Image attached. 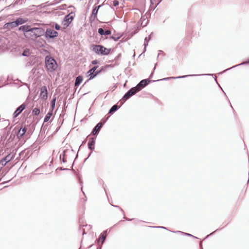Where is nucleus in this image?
<instances>
[{"label": "nucleus", "instance_id": "nucleus-34", "mask_svg": "<svg viewBox=\"0 0 249 249\" xmlns=\"http://www.w3.org/2000/svg\"><path fill=\"white\" fill-rule=\"evenodd\" d=\"M56 100V98H55V97L53 98L52 100H51V105H55Z\"/></svg>", "mask_w": 249, "mask_h": 249}, {"label": "nucleus", "instance_id": "nucleus-53", "mask_svg": "<svg viewBox=\"0 0 249 249\" xmlns=\"http://www.w3.org/2000/svg\"><path fill=\"white\" fill-rule=\"evenodd\" d=\"M158 5V3L156 4V5Z\"/></svg>", "mask_w": 249, "mask_h": 249}, {"label": "nucleus", "instance_id": "nucleus-11", "mask_svg": "<svg viewBox=\"0 0 249 249\" xmlns=\"http://www.w3.org/2000/svg\"><path fill=\"white\" fill-rule=\"evenodd\" d=\"M40 98L43 100H46L48 98V91L46 87L45 86L40 89Z\"/></svg>", "mask_w": 249, "mask_h": 249}, {"label": "nucleus", "instance_id": "nucleus-6", "mask_svg": "<svg viewBox=\"0 0 249 249\" xmlns=\"http://www.w3.org/2000/svg\"><path fill=\"white\" fill-rule=\"evenodd\" d=\"M150 82H151V80L149 79L141 80V82L137 84V86L131 88L130 89L141 90L142 89L145 88V87L147 86L148 84H150Z\"/></svg>", "mask_w": 249, "mask_h": 249}, {"label": "nucleus", "instance_id": "nucleus-28", "mask_svg": "<svg viewBox=\"0 0 249 249\" xmlns=\"http://www.w3.org/2000/svg\"><path fill=\"white\" fill-rule=\"evenodd\" d=\"M112 207L118 208L119 209L120 211L122 212V213H123V215H124V211L122 210V209L119 206L117 205H114L113 204H111Z\"/></svg>", "mask_w": 249, "mask_h": 249}, {"label": "nucleus", "instance_id": "nucleus-13", "mask_svg": "<svg viewBox=\"0 0 249 249\" xmlns=\"http://www.w3.org/2000/svg\"><path fill=\"white\" fill-rule=\"evenodd\" d=\"M26 107V105L23 103L20 106H19V107H17V109L15 110L14 113H13V118H16L17 117L19 114L21 113V112L23 111L24 109H25V108Z\"/></svg>", "mask_w": 249, "mask_h": 249}, {"label": "nucleus", "instance_id": "nucleus-54", "mask_svg": "<svg viewBox=\"0 0 249 249\" xmlns=\"http://www.w3.org/2000/svg\"><path fill=\"white\" fill-rule=\"evenodd\" d=\"M99 249H101V247H99Z\"/></svg>", "mask_w": 249, "mask_h": 249}, {"label": "nucleus", "instance_id": "nucleus-41", "mask_svg": "<svg viewBox=\"0 0 249 249\" xmlns=\"http://www.w3.org/2000/svg\"><path fill=\"white\" fill-rule=\"evenodd\" d=\"M124 218H125V219H126L127 221H131L132 220V219H130V218H125L124 216Z\"/></svg>", "mask_w": 249, "mask_h": 249}, {"label": "nucleus", "instance_id": "nucleus-46", "mask_svg": "<svg viewBox=\"0 0 249 249\" xmlns=\"http://www.w3.org/2000/svg\"><path fill=\"white\" fill-rule=\"evenodd\" d=\"M69 8H74V7H73L72 6H70V7H69Z\"/></svg>", "mask_w": 249, "mask_h": 249}, {"label": "nucleus", "instance_id": "nucleus-15", "mask_svg": "<svg viewBox=\"0 0 249 249\" xmlns=\"http://www.w3.org/2000/svg\"><path fill=\"white\" fill-rule=\"evenodd\" d=\"M26 126H22L20 127V129L17 131V138L20 139V138L22 137L23 135L26 133Z\"/></svg>", "mask_w": 249, "mask_h": 249}, {"label": "nucleus", "instance_id": "nucleus-40", "mask_svg": "<svg viewBox=\"0 0 249 249\" xmlns=\"http://www.w3.org/2000/svg\"><path fill=\"white\" fill-rule=\"evenodd\" d=\"M14 138V135H11V136H10V138H9V139H8V141H10V140L11 138Z\"/></svg>", "mask_w": 249, "mask_h": 249}, {"label": "nucleus", "instance_id": "nucleus-22", "mask_svg": "<svg viewBox=\"0 0 249 249\" xmlns=\"http://www.w3.org/2000/svg\"><path fill=\"white\" fill-rule=\"evenodd\" d=\"M106 235H107V230L103 231V232L101 233V235H100V238H99V239L102 241V245H103L105 241H106Z\"/></svg>", "mask_w": 249, "mask_h": 249}, {"label": "nucleus", "instance_id": "nucleus-12", "mask_svg": "<svg viewBox=\"0 0 249 249\" xmlns=\"http://www.w3.org/2000/svg\"><path fill=\"white\" fill-rule=\"evenodd\" d=\"M102 6V4L98 6H96L93 8L92 13H91V16L90 17V21H92L95 20L96 18H97V12H98V10Z\"/></svg>", "mask_w": 249, "mask_h": 249}, {"label": "nucleus", "instance_id": "nucleus-30", "mask_svg": "<svg viewBox=\"0 0 249 249\" xmlns=\"http://www.w3.org/2000/svg\"><path fill=\"white\" fill-rule=\"evenodd\" d=\"M67 152V150H64L63 151V158H62V162L65 163L66 162V159H65V154Z\"/></svg>", "mask_w": 249, "mask_h": 249}, {"label": "nucleus", "instance_id": "nucleus-1", "mask_svg": "<svg viewBox=\"0 0 249 249\" xmlns=\"http://www.w3.org/2000/svg\"><path fill=\"white\" fill-rule=\"evenodd\" d=\"M18 31L21 32L27 39L36 41L39 37L44 36L45 29L42 27H34L28 24L21 25L18 28Z\"/></svg>", "mask_w": 249, "mask_h": 249}, {"label": "nucleus", "instance_id": "nucleus-24", "mask_svg": "<svg viewBox=\"0 0 249 249\" xmlns=\"http://www.w3.org/2000/svg\"><path fill=\"white\" fill-rule=\"evenodd\" d=\"M32 114L35 116H38L40 114V109L38 108H35L32 110Z\"/></svg>", "mask_w": 249, "mask_h": 249}, {"label": "nucleus", "instance_id": "nucleus-47", "mask_svg": "<svg viewBox=\"0 0 249 249\" xmlns=\"http://www.w3.org/2000/svg\"><path fill=\"white\" fill-rule=\"evenodd\" d=\"M59 158H60V159H61V155H60V156H59Z\"/></svg>", "mask_w": 249, "mask_h": 249}, {"label": "nucleus", "instance_id": "nucleus-16", "mask_svg": "<svg viewBox=\"0 0 249 249\" xmlns=\"http://www.w3.org/2000/svg\"><path fill=\"white\" fill-rule=\"evenodd\" d=\"M95 144V138H91L89 139V143H88V146H89V150L92 152L94 150Z\"/></svg>", "mask_w": 249, "mask_h": 249}, {"label": "nucleus", "instance_id": "nucleus-33", "mask_svg": "<svg viewBox=\"0 0 249 249\" xmlns=\"http://www.w3.org/2000/svg\"><path fill=\"white\" fill-rule=\"evenodd\" d=\"M54 28L58 31L60 29V26L58 24L55 23Z\"/></svg>", "mask_w": 249, "mask_h": 249}, {"label": "nucleus", "instance_id": "nucleus-52", "mask_svg": "<svg viewBox=\"0 0 249 249\" xmlns=\"http://www.w3.org/2000/svg\"><path fill=\"white\" fill-rule=\"evenodd\" d=\"M80 189H81V190H82V187H81V188H80Z\"/></svg>", "mask_w": 249, "mask_h": 249}, {"label": "nucleus", "instance_id": "nucleus-5", "mask_svg": "<svg viewBox=\"0 0 249 249\" xmlns=\"http://www.w3.org/2000/svg\"><path fill=\"white\" fill-rule=\"evenodd\" d=\"M140 90H136V89H128V91H127L125 94H124V96H123V97L122 98V100L120 101L121 102V106H122V105L126 102L127 100H128L131 97H132L133 95H134L135 94H136L137 92H139Z\"/></svg>", "mask_w": 249, "mask_h": 249}, {"label": "nucleus", "instance_id": "nucleus-48", "mask_svg": "<svg viewBox=\"0 0 249 249\" xmlns=\"http://www.w3.org/2000/svg\"><path fill=\"white\" fill-rule=\"evenodd\" d=\"M86 234V233L84 231V232H83V235Z\"/></svg>", "mask_w": 249, "mask_h": 249}, {"label": "nucleus", "instance_id": "nucleus-31", "mask_svg": "<svg viewBox=\"0 0 249 249\" xmlns=\"http://www.w3.org/2000/svg\"><path fill=\"white\" fill-rule=\"evenodd\" d=\"M119 4V1L117 0H114L113 1V6H117Z\"/></svg>", "mask_w": 249, "mask_h": 249}, {"label": "nucleus", "instance_id": "nucleus-38", "mask_svg": "<svg viewBox=\"0 0 249 249\" xmlns=\"http://www.w3.org/2000/svg\"><path fill=\"white\" fill-rule=\"evenodd\" d=\"M120 53L118 54V56H116L115 58H114V61L116 62L120 58Z\"/></svg>", "mask_w": 249, "mask_h": 249}, {"label": "nucleus", "instance_id": "nucleus-7", "mask_svg": "<svg viewBox=\"0 0 249 249\" xmlns=\"http://www.w3.org/2000/svg\"><path fill=\"white\" fill-rule=\"evenodd\" d=\"M43 36H45L46 39H54L58 36V33L52 29L47 28L45 31V34Z\"/></svg>", "mask_w": 249, "mask_h": 249}, {"label": "nucleus", "instance_id": "nucleus-51", "mask_svg": "<svg viewBox=\"0 0 249 249\" xmlns=\"http://www.w3.org/2000/svg\"><path fill=\"white\" fill-rule=\"evenodd\" d=\"M135 53L133 54V57H135Z\"/></svg>", "mask_w": 249, "mask_h": 249}, {"label": "nucleus", "instance_id": "nucleus-45", "mask_svg": "<svg viewBox=\"0 0 249 249\" xmlns=\"http://www.w3.org/2000/svg\"><path fill=\"white\" fill-rule=\"evenodd\" d=\"M215 82H216V83L217 84V78H216V77H215Z\"/></svg>", "mask_w": 249, "mask_h": 249}, {"label": "nucleus", "instance_id": "nucleus-20", "mask_svg": "<svg viewBox=\"0 0 249 249\" xmlns=\"http://www.w3.org/2000/svg\"><path fill=\"white\" fill-rule=\"evenodd\" d=\"M248 64H249V58L248 60H247L246 61H244L243 62L241 63L240 64H239L238 65H235L234 66H232L231 68H230L226 69L225 70L223 71V72H224V71L230 70L231 69L235 68V67H238L239 66H241V65H247Z\"/></svg>", "mask_w": 249, "mask_h": 249}, {"label": "nucleus", "instance_id": "nucleus-44", "mask_svg": "<svg viewBox=\"0 0 249 249\" xmlns=\"http://www.w3.org/2000/svg\"><path fill=\"white\" fill-rule=\"evenodd\" d=\"M61 170H68V169H65V168H64V169H63V168H61Z\"/></svg>", "mask_w": 249, "mask_h": 249}, {"label": "nucleus", "instance_id": "nucleus-10", "mask_svg": "<svg viewBox=\"0 0 249 249\" xmlns=\"http://www.w3.org/2000/svg\"><path fill=\"white\" fill-rule=\"evenodd\" d=\"M213 74H189L187 75H183V76H178V77H169L167 78H164L161 79H159L157 80V81H162V80H168L171 79H181V78H186L187 77L190 76H200V75H205V76H210L213 75Z\"/></svg>", "mask_w": 249, "mask_h": 249}, {"label": "nucleus", "instance_id": "nucleus-17", "mask_svg": "<svg viewBox=\"0 0 249 249\" xmlns=\"http://www.w3.org/2000/svg\"><path fill=\"white\" fill-rule=\"evenodd\" d=\"M98 33L100 36H109L111 35V31L109 30L104 31L102 28L98 29Z\"/></svg>", "mask_w": 249, "mask_h": 249}, {"label": "nucleus", "instance_id": "nucleus-43", "mask_svg": "<svg viewBox=\"0 0 249 249\" xmlns=\"http://www.w3.org/2000/svg\"><path fill=\"white\" fill-rule=\"evenodd\" d=\"M214 231H213V232L211 233V234H210L208 235V236H207V237H208L209 236H210V235H211V234H213V233H214Z\"/></svg>", "mask_w": 249, "mask_h": 249}, {"label": "nucleus", "instance_id": "nucleus-25", "mask_svg": "<svg viewBox=\"0 0 249 249\" xmlns=\"http://www.w3.org/2000/svg\"><path fill=\"white\" fill-rule=\"evenodd\" d=\"M150 40V36L148 37H145L144 38V43H143V46H144V51H145V47L147 46L148 42Z\"/></svg>", "mask_w": 249, "mask_h": 249}, {"label": "nucleus", "instance_id": "nucleus-36", "mask_svg": "<svg viewBox=\"0 0 249 249\" xmlns=\"http://www.w3.org/2000/svg\"><path fill=\"white\" fill-rule=\"evenodd\" d=\"M98 63H99V62L97 60H95L91 61V64L92 65L97 64Z\"/></svg>", "mask_w": 249, "mask_h": 249}, {"label": "nucleus", "instance_id": "nucleus-49", "mask_svg": "<svg viewBox=\"0 0 249 249\" xmlns=\"http://www.w3.org/2000/svg\"><path fill=\"white\" fill-rule=\"evenodd\" d=\"M77 157H78V154H76V158H77Z\"/></svg>", "mask_w": 249, "mask_h": 249}, {"label": "nucleus", "instance_id": "nucleus-39", "mask_svg": "<svg viewBox=\"0 0 249 249\" xmlns=\"http://www.w3.org/2000/svg\"><path fill=\"white\" fill-rule=\"evenodd\" d=\"M102 69L100 70H96L95 71V73H98V74H99L101 72H102Z\"/></svg>", "mask_w": 249, "mask_h": 249}, {"label": "nucleus", "instance_id": "nucleus-4", "mask_svg": "<svg viewBox=\"0 0 249 249\" xmlns=\"http://www.w3.org/2000/svg\"><path fill=\"white\" fill-rule=\"evenodd\" d=\"M45 65H46V69L50 72L55 71L57 68V64L55 59L49 55L45 57Z\"/></svg>", "mask_w": 249, "mask_h": 249}, {"label": "nucleus", "instance_id": "nucleus-42", "mask_svg": "<svg viewBox=\"0 0 249 249\" xmlns=\"http://www.w3.org/2000/svg\"><path fill=\"white\" fill-rule=\"evenodd\" d=\"M154 0H150V1H151V4L153 5L154 4V2H153Z\"/></svg>", "mask_w": 249, "mask_h": 249}, {"label": "nucleus", "instance_id": "nucleus-23", "mask_svg": "<svg viewBox=\"0 0 249 249\" xmlns=\"http://www.w3.org/2000/svg\"><path fill=\"white\" fill-rule=\"evenodd\" d=\"M52 115H53V112H52V110L49 111L48 113H47L46 116H45L44 121H43V123H47L49 121Z\"/></svg>", "mask_w": 249, "mask_h": 249}, {"label": "nucleus", "instance_id": "nucleus-26", "mask_svg": "<svg viewBox=\"0 0 249 249\" xmlns=\"http://www.w3.org/2000/svg\"><path fill=\"white\" fill-rule=\"evenodd\" d=\"M173 232H174L175 233H182V234H183L184 235H185L186 236H191V237H194V238H196L195 237H194L193 235H191L190 233H187L183 232L181 231H173Z\"/></svg>", "mask_w": 249, "mask_h": 249}, {"label": "nucleus", "instance_id": "nucleus-14", "mask_svg": "<svg viewBox=\"0 0 249 249\" xmlns=\"http://www.w3.org/2000/svg\"><path fill=\"white\" fill-rule=\"evenodd\" d=\"M12 158H13V156H11V155L8 154L6 157H4L1 160H0V165L2 166H4L7 164L9 161H10Z\"/></svg>", "mask_w": 249, "mask_h": 249}, {"label": "nucleus", "instance_id": "nucleus-50", "mask_svg": "<svg viewBox=\"0 0 249 249\" xmlns=\"http://www.w3.org/2000/svg\"><path fill=\"white\" fill-rule=\"evenodd\" d=\"M80 184H82V181H80Z\"/></svg>", "mask_w": 249, "mask_h": 249}, {"label": "nucleus", "instance_id": "nucleus-21", "mask_svg": "<svg viewBox=\"0 0 249 249\" xmlns=\"http://www.w3.org/2000/svg\"><path fill=\"white\" fill-rule=\"evenodd\" d=\"M119 109V107L118 106L115 105H114L113 106H112L111 108H110V109H109V114L110 115H112V114L114 113V112H115L116 111H117V110H118Z\"/></svg>", "mask_w": 249, "mask_h": 249}, {"label": "nucleus", "instance_id": "nucleus-19", "mask_svg": "<svg viewBox=\"0 0 249 249\" xmlns=\"http://www.w3.org/2000/svg\"><path fill=\"white\" fill-rule=\"evenodd\" d=\"M82 81V76L81 75L78 76L75 80V83H74V86L77 87H78Z\"/></svg>", "mask_w": 249, "mask_h": 249}, {"label": "nucleus", "instance_id": "nucleus-9", "mask_svg": "<svg viewBox=\"0 0 249 249\" xmlns=\"http://www.w3.org/2000/svg\"><path fill=\"white\" fill-rule=\"evenodd\" d=\"M107 118L106 119L105 121H101L99 123L97 124L95 126H94V128L92 129V131L90 133L93 136H95L99 133V131L102 129V126H103L104 124L106 123V120H107Z\"/></svg>", "mask_w": 249, "mask_h": 249}, {"label": "nucleus", "instance_id": "nucleus-18", "mask_svg": "<svg viewBox=\"0 0 249 249\" xmlns=\"http://www.w3.org/2000/svg\"><path fill=\"white\" fill-rule=\"evenodd\" d=\"M95 72H95V71H94V72H92V71L87 72V76H89V79L88 80V81L93 79L97 75H98V74H97V73H95Z\"/></svg>", "mask_w": 249, "mask_h": 249}, {"label": "nucleus", "instance_id": "nucleus-35", "mask_svg": "<svg viewBox=\"0 0 249 249\" xmlns=\"http://www.w3.org/2000/svg\"><path fill=\"white\" fill-rule=\"evenodd\" d=\"M151 227L154 228H161V229L167 230L166 228H165L164 227H162V226H153V227Z\"/></svg>", "mask_w": 249, "mask_h": 249}, {"label": "nucleus", "instance_id": "nucleus-8", "mask_svg": "<svg viewBox=\"0 0 249 249\" xmlns=\"http://www.w3.org/2000/svg\"><path fill=\"white\" fill-rule=\"evenodd\" d=\"M74 12H71L70 13L65 16L63 20L64 28H66L69 26L72 20L74 19Z\"/></svg>", "mask_w": 249, "mask_h": 249}, {"label": "nucleus", "instance_id": "nucleus-37", "mask_svg": "<svg viewBox=\"0 0 249 249\" xmlns=\"http://www.w3.org/2000/svg\"><path fill=\"white\" fill-rule=\"evenodd\" d=\"M51 109H50V111H53V110H54V108H55V105L51 104Z\"/></svg>", "mask_w": 249, "mask_h": 249}, {"label": "nucleus", "instance_id": "nucleus-27", "mask_svg": "<svg viewBox=\"0 0 249 249\" xmlns=\"http://www.w3.org/2000/svg\"><path fill=\"white\" fill-rule=\"evenodd\" d=\"M120 36H110V39H111L112 40H113L114 41H118L120 39Z\"/></svg>", "mask_w": 249, "mask_h": 249}, {"label": "nucleus", "instance_id": "nucleus-3", "mask_svg": "<svg viewBox=\"0 0 249 249\" xmlns=\"http://www.w3.org/2000/svg\"><path fill=\"white\" fill-rule=\"evenodd\" d=\"M90 50L98 55H107L111 52L110 48L108 49L102 45L92 44L90 45Z\"/></svg>", "mask_w": 249, "mask_h": 249}, {"label": "nucleus", "instance_id": "nucleus-2", "mask_svg": "<svg viewBox=\"0 0 249 249\" xmlns=\"http://www.w3.org/2000/svg\"><path fill=\"white\" fill-rule=\"evenodd\" d=\"M28 21V18L22 17L17 18L14 20L7 22L4 25V29L8 30H13L22 25Z\"/></svg>", "mask_w": 249, "mask_h": 249}, {"label": "nucleus", "instance_id": "nucleus-32", "mask_svg": "<svg viewBox=\"0 0 249 249\" xmlns=\"http://www.w3.org/2000/svg\"><path fill=\"white\" fill-rule=\"evenodd\" d=\"M97 66H94L92 67V68L90 69V70L89 71L90 72H95L96 70H97Z\"/></svg>", "mask_w": 249, "mask_h": 249}, {"label": "nucleus", "instance_id": "nucleus-29", "mask_svg": "<svg viewBox=\"0 0 249 249\" xmlns=\"http://www.w3.org/2000/svg\"><path fill=\"white\" fill-rule=\"evenodd\" d=\"M29 54L30 53H29V51L26 50L23 51V53H22V55H23V56H28Z\"/></svg>", "mask_w": 249, "mask_h": 249}]
</instances>
